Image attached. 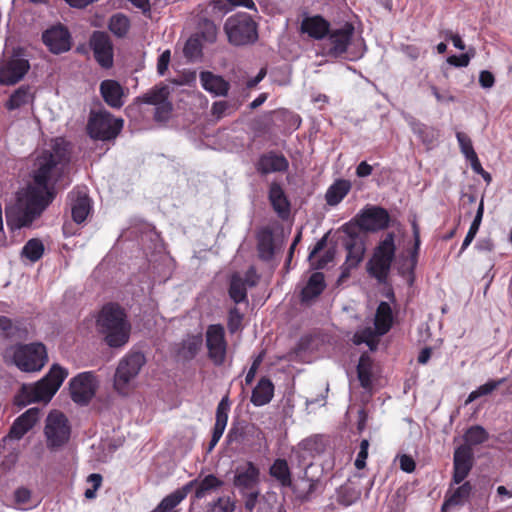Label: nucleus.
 <instances>
[{
  "mask_svg": "<svg viewBox=\"0 0 512 512\" xmlns=\"http://www.w3.org/2000/svg\"><path fill=\"white\" fill-rule=\"evenodd\" d=\"M202 347V338L198 335H192L185 338L179 349V355L186 359H193Z\"/></svg>",
  "mask_w": 512,
  "mask_h": 512,
  "instance_id": "nucleus-38",
  "label": "nucleus"
},
{
  "mask_svg": "<svg viewBox=\"0 0 512 512\" xmlns=\"http://www.w3.org/2000/svg\"><path fill=\"white\" fill-rule=\"evenodd\" d=\"M230 411V401L228 396H224L221 401L218 403L217 409H216V421L213 428V434L212 438L209 443L208 448H214L220 438L223 435V432L226 428L227 421H228V413Z\"/></svg>",
  "mask_w": 512,
  "mask_h": 512,
  "instance_id": "nucleus-22",
  "label": "nucleus"
},
{
  "mask_svg": "<svg viewBox=\"0 0 512 512\" xmlns=\"http://www.w3.org/2000/svg\"><path fill=\"white\" fill-rule=\"evenodd\" d=\"M392 310L387 302H381L375 315V328L371 326L358 330L353 336V343L360 345L366 343L371 350H375L378 344L377 336L386 334L392 325Z\"/></svg>",
  "mask_w": 512,
  "mask_h": 512,
  "instance_id": "nucleus-5",
  "label": "nucleus"
},
{
  "mask_svg": "<svg viewBox=\"0 0 512 512\" xmlns=\"http://www.w3.org/2000/svg\"><path fill=\"white\" fill-rule=\"evenodd\" d=\"M183 500L182 493H176L175 491L166 496L160 504L152 512H170Z\"/></svg>",
  "mask_w": 512,
  "mask_h": 512,
  "instance_id": "nucleus-49",
  "label": "nucleus"
},
{
  "mask_svg": "<svg viewBox=\"0 0 512 512\" xmlns=\"http://www.w3.org/2000/svg\"><path fill=\"white\" fill-rule=\"evenodd\" d=\"M70 154L69 143L56 138L36 157L32 170L35 186L19 191L15 202L6 206V223L10 229L30 226L51 203L55 185L68 172Z\"/></svg>",
  "mask_w": 512,
  "mask_h": 512,
  "instance_id": "nucleus-1",
  "label": "nucleus"
},
{
  "mask_svg": "<svg viewBox=\"0 0 512 512\" xmlns=\"http://www.w3.org/2000/svg\"><path fill=\"white\" fill-rule=\"evenodd\" d=\"M40 414L41 410L37 407L28 409L14 421L7 437L15 440L21 439L36 424Z\"/></svg>",
  "mask_w": 512,
  "mask_h": 512,
  "instance_id": "nucleus-19",
  "label": "nucleus"
},
{
  "mask_svg": "<svg viewBox=\"0 0 512 512\" xmlns=\"http://www.w3.org/2000/svg\"><path fill=\"white\" fill-rule=\"evenodd\" d=\"M108 28L116 37L122 38L130 29V20L123 13H116L109 19Z\"/></svg>",
  "mask_w": 512,
  "mask_h": 512,
  "instance_id": "nucleus-37",
  "label": "nucleus"
},
{
  "mask_svg": "<svg viewBox=\"0 0 512 512\" xmlns=\"http://www.w3.org/2000/svg\"><path fill=\"white\" fill-rule=\"evenodd\" d=\"M335 445L331 437L323 434H315L305 438L301 444L300 448H319Z\"/></svg>",
  "mask_w": 512,
  "mask_h": 512,
  "instance_id": "nucleus-46",
  "label": "nucleus"
},
{
  "mask_svg": "<svg viewBox=\"0 0 512 512\" xmlns=\"http://www.w3.org/2000/svg\"><path fill=\"white\" fill-rule=\"evenodd\" d=\"M447 62L455 67H467L470 62V54L464 53L460 56L452 55L448 57Z\"/></svg>",
  "mask_w": 512,
  "mask_h": 512,
  "instance_id": "nucleus-57",
  "label": "nucleus"
},
{
  "mask_svg": "<svg viewBox=\"0 0 512 512\" xmlns=\"http://www.w3.org/2000/svg\"><path fill=\"white\" fill-rule=\"evenodd\" d=\"M135 7L140 9L144 14L151 11V6L155 0H129Z\"/></svg>",
  "mask_w": 512,
  "mask_h": 512,
  "instance_id": "nucleus-64",
  "label": "nucleus"
},
{
  "mask_svg": "<svg viewBox=\"0 0 512 512\" xmlns=\"http://www.w3.org/2000/svg\"><path fill=\"white\" fill-rule=\"evenodd\" d=\"M100 93L104 101L112 108H120L124 104V89L115 80L107 79L100 84Z\"/></svg>",
  "mask_w": 512,
  "mask_h": 512,
  "instance_id": "nucleus-23",
  "label": "nucleus"
},
{
  "mask_svg": "<svg viewBox=\"0 0 512 512\" xmlns=\"http://www.w3.org/2000/svg\"><path fill=\"white\" fill-rule=\"evenodd\" d=\"M283 507L275 493H266L259 501L257 512H282Z\"/></svg>",
  "mask_w": 512,
  "mask_h": 512,
  "instance_id": "nucleus-44",
  "label": "nucleus"
},
{
  "mask_svg": "<svg viewBox=\"0 0 512 512\" xmlns=\"http://www.w3.org/2000/svg\"><path fill=\"white\" fill-rule=\"evenodd\" d=\"M30 69L29 61L18 53L0 61V85H15Z\"/></svg>",
  "mask_w": 512,
  "mask_h": 512,
  "instance_id": "nucleus-13",
  "label": "nucleus"
},
{
  "mask_svg": "<svg viewBox=\"0 0 512 512\" xmlns=\"http://www.w3.org/2000/svg\"><path fill=\"white\" fill-rule=\"evenodd\" d=\"M99 381L93 372H82L71 379L72 400L79 405H87L95 396Z\"/></svg>",
  "mask_w": 512,
  "mask_h": 512,
  "instance_id": "nucleus-10",
  "label": "nucleus"
},
{
  "mask_svg": "<svg viewBox=\"0 0 512 512\" xmlns=\"http://www.w3.org/2000/svg\"><path fill=\"white\" fill-rule=\"evenodd\" d=\"M326 246V237H323L320 239L314 248L309 253V261L313 268L315 269H322L324 268L329 262H331L334 258V251L329 249L325 251L323 256L319 257L318 254L324 249Z\"/></svg>",
  "mask_w": 512,
  "mask_h": 512,
  "instance_id": "nucleus-33",
  "label": "nucleus"
},
{
  "mask_svg": "<svg viewBox=\"0 0 512 512\" xmlns=\"http://www.w3.org/2000/svg\"><path fill=\"white\" fill-rule=\"evenodd\" d=\"M144 363V355L139 352L132 353L124 357L120 361L115 373V389L122 394L126 393L128 384L132 379H134L138 375Z\"/></svg>",
  "mask_w": 512,
  "mask_h": 512,
  "instance_id": "nucleus-9",
  "label": "nucleus"
},
{
  "mask_svg": "<svg viewBox=\"0 0 512 512\" xmlns=\"http://www.w3.org/2000/svg\"><path fill=\"white\" fill-rule=\"evenodd\" d=\"M354 33V27L351 24H344L340 28L332 29L328 37L324 40L323 49L327 55L339 57L344 54Z\"/></svg>",
  "mask_w": 512,
  "mask_h": 512,
  "instance_id": "nucleus-14",
  "label": "nucleus"
},
{
  "mask_svg": "<svg viewBox=\"0 0 512 512\" xmlns=\"http://www.w3.org/2000/svg\"><path fill=\"white\" fill-rule=\"evenodd\" d=\"M397 459L399 460L400 468L404 472L411 473L412 471H414L415 462L411 457H409L405 454H402V455H398Z\"/></svg>",
  "mask_w": 512,
  "mask_h": 512,
  "instance_id": "nucleus-61",
  "label": "nucleus"
},
{
  "mask_svg": "<svg viewBox=\"0 0 512 512\" xmlns=\"http://www.w3.org/2000/svg\"><path fill=\"white\" fill-rule=\"evenodd\" d=\"M6 356L24 372L40 371L47 361L46 348L42 343L12 346L6 350Z\"/></svg>",
  "mask_w": 512,
  "mask_h": 512,
  "instance_id": "nucleus-4",
  "label": "nucleus"
},
{
  "mask_svg": "<svg viewBox=\"0 0 512 512\" xmlns=\"http://www.w3.org/2000/svg\"><path fill=\"white\" fill-rule=\"evenodd\" d=\"M258 482L259 471L251 462H246L236 468L234 485L242 492L255 489Z\"/></svg>",
  "mask_w": 512,
  "mask_h": 512,
  "instance_id": "nucleus-20",
  "label": "nucleus"
},
{
  "mask_svg": "<svg viewBox=\"0 0 512 512\" xmlns=\"http://www.w3.org/2000/svg\"><path fill=\"white\" fill-rule=\"evenodd\" d=\"M235 502L227 496L220 497L211 507L210 512H234Z\"/></svg>",
  "mask_w": 512,
  "mask_h": 512,
  "instance_id": "nucleus-53",
  "label": "nucleus"
},
{
  "mask_svg": "<svg viewBox=\"0 0 512 512\" xmlns=\"http://www.w3.org/2000/svg\"><path fill=\"white\" fill-rule=\"evenodd\" d=\"M269 199L278 215L285 218L289 214V203L285 197L284 191L279 184L273 183L269 189Z\"/></svg>",
  "mask_w": 512,
  "mask_h": 512,
  "instance_id": "nucleus-32",
  "label": "nucleus"
},
{
  "mask_svg": "<svg viewBox=\"0 0 512 512\" xmlns=\"http://www.w3.org/2000/svg\"><path fill=\"white\" fill-rule=\"evenodd\" d=\"M229 42L236 46L254 43L258 38L256 23L247 13L229 17L224 26Z\"/></svg>",
  "mask_w": 512,
  "mask_h": 512,
  "instance_id": "nucleus-6",
  "label": "nucleus"
},
{
  "mask_svg": "<svg viewBox=\"0 0 512 512\" xmlns=\"http://www.w3.org/2000/svg\"><path fill=\"white\" fill-rule=\"evenodd\" d=\"M258 253L263 260H270L274 255V239L271 230L263 229L258 234Z\"/></svg>",
  "mask_w": 512,
  "mask_h": 512,
  "instance_id": "nucleus-35",
  "label": "nucleus"
},
{
  "mask_svg": "<svg viewBox=\"0 0 512 512\" xmlns=\"http://www.w3.org/2000/svg\"><path fill=\"white\" fill-rule=\"evenodd\" d=\"M91 210L90 198L85 190L71 192V211L73 220L80 224L85 221Z\"/></svg>",
  "mask_w": 512,
  "mask_h": 512,
  "instance_id": "nucleus-24",
  "label": "nucleus"
},
{
  "mask_svg": "<svg viewBox=\"0 0 512 512\" xmlns=\"http://www.w3.org/2000/svg\"><path fill=\"white\" fill-rule=\"evenodd\" d=\"M184 55L191 61L199 59L202 55V44L199 37H190L183 49Z\"/></svg>",
  "mask_w": 512,
  "mask_h": 512,
  "instance_id": "nucleus-45",
  "label": "nucleus"
},
{
  "mask_svg": "<svg viewBox=\"0 0 512 512\" xmlns=\"http://www.w3.org/2000/svg\"><path fill=\"white\" fill-rule=\"evenodd\" d=\"M67 376V370L54 364L48 374L38 382L22 385L19 393L15 397L16 404L26 406L30 403L40 401L45 403L49 402Z\"/></svg>",
  "mask_w": 512,
  "mask_h": 512,
  "instance_id": "nucleus-3",
  "label": "nucleus"
},
{
  "mask_svg": "<svg viewBox=\"0 0 512 512\" xmlns=\"http://www.w3.org/2000/svg\"><path fill=\"white\" fill-rule=\"evenodd\" d=\"M412 231H413V236H414V240H415V245H414V249L412 251L410 260H409L410 266L407 268L409 273H413V270L416 267L417 256H418V251H419V246H420V229L415 220L412 222Z\"/></svg>",
  "mask_w": 512,
  "mask_h": 512,
  "instance_id": "nucleus-50",
  "label": "nucleus"
},
{
  "mask_svg": "<svg viewBox=\"0 0 512 512\" xmlns=\"http://www.w3.org/2000/svg\"><path fill=\"white\" fill-rule=\"evenodd\" d=\"M471 492V486L468 482L458 487L451 497L443 504V509L450 505H458L464 502Z\"/></svg>",
  "mask_w": 512,
  "mask_h": 512,
  "instance_id": "nucleus-48",
  "label": "nucleus"
},
{
  "mask_svg": "<svg viewBox=\"0 0 512 512\" xmlns=\"http://www.w3.org/2000/svg\"><path fill=\"white\" fill-rule=\"evenodd\" d=\"M35 92L29 85H22L17 88L5 102V108L12 111L20 109L34 102Z\"/></svg>",
  "mask_w": 512,
  "mask_h": 512,
  "instance_id": "nucleus-27",
  "label": "nucleus"
},
{
  "mask_svg": "<svg viewBox=\"0 0 512 512\" xmlns=\"http://www.w3.org/2000/svg\"><path fill=\"white\" fill-rule=\"evenodd\" d=\"M301 30L315 39H322L330 31L328 22L320 16L305 18Z\"/></svg>",
  "mask_w": 512,
  "mask_h": 512,
  "instance_id": "nucleus-29",
  "label": "nucleus"
},
{
  "mask_svg": "<svg viewBox=\"0 0 512 512\" xmlns=\"http://www.w3.org/2000/svg\"><path fill=\"white\" fill-rule=\"evenodd\" d=\"M270 473L283 485L290 483V473L286 461L276 460L270 468Z\"/></svg>",
  "mask_w": 512,
  "mask_h": 512,
  "instance_id": "nucleus-47",
  "label": "nucleus"
},
{
  "mask_svg": "<svg viewBox=\"0 0 512 512\" xmlns=\"http://www.w3.org/2000/svg\"><path fill=\"white\" fill-rule=\"evenodd\" d=\"M242 322V314L239 312L237 308H233L229 312V319H228V328L231 333L236 332Z\"/></svg>",
  "mask_w": 512,
  "mask_h": 512,
  "instance_id": "nucleus-56",
  "label": "nucleus"
},
{
  "mask_svg": "<svg viewBox=\"0 0 512 512\" xmlns=\"http://www.w3.org/2000/svg\"><path fill=\"white\" fill-rule=\"evenodd\" d=\"M262 360H263V356H262L261 354H260V355H258V356L254 359V361H253V363H252V365H251V367H250V369H249V371L247 372V375H246V377H245V383H246V385H250V384L253 382V380H254V378H255V375H256V372H257V369L259 368V366H260V364H261Z\"/></svg>",
  "mask_w": 512,
  "mask_h": 512,
  "instance_id": "nucleus-60",
  "label": "nucleus"
},
{
  "mask_svg": "<svg viewBox=\"0 0 512 512\" xmlns=\"http://www.w3.org/2000/svg\"><path fill=\"white\" fill-rule=\"evenodd\" d=\"M171 53L170 50H165L158 58L157 71L160 75H164L168 69Z\"/></svg>",
  "mask_w": 512,
  "mask_h": 512,
  "instance_id": "nucleus-58",
  "label": "nucleus"
},
{
  "mask_svg": "<svg viewBox=\"0 0 512 512\" xmlns=\"http://www.w3.org/2000/svg\"><path fill=\"white\" fill-rule=\"evenodd\" d=\"M274 386L267 378H262L252 391L251 402L255 406L269 403L273 397Z\"/></svg>",
  "mask_w": 512,
  "mask_h": 512,
  "instance_id": "nucleus-31",
  "label": "nucleus"
},
{
  "mask_svg": "<svg viewBox=\"0 0 512 512\" xmlns=\"http://www.w3.org/2000/svg\"><path fill=\"white\" fill-rule=\"evenodd\" d=\"M90 47L98 64L103 68L113 65V44L105 32L95 31L90 37Z\"/></svg>",
  "mask_w": 512,
  "mask_h": 512,
  "instance_id": "nucleus-15",
  "label": "nucleus"
},
{
  "mask_svg": "<svg viewBox=\"0 0 512 512\" xmlns=\"http://www.w3.org/2000/svg\"><path fill=\"white\" fill-rule=\"evenodd\" d=\"M42 39L48 49L54 54L68 51L71 47L70 34L63 26H53L47 29Z\"/></svg>",
  "mask_w": 512,
  "mask_h": 512,
  "instance_id": "nucleus-18",
  "label": "nucleus"
},
{
  "mask_svg": "<svg viewBox=\"0 0 512 512\" xmlns=\"http://www.w3.org/2000/svg\"><path fill=\"white\" fill-rule=\"evenodd\" d=\"M229 295L235 303L247 300L246 284L239 274H234L231 277Z\"/></svg>",
  "mask_w": 512,
  "mask_h": 512,
  "instance_id": "nucleus-40",
  "label": "nucleus"
},
{
  "mask_svg": "<svg viewBox=\"0 0 512 512\" xmlns=\"http://www.w3.org/2000/svg\"><path fill=\"white\" fill-rule=\"evenodd\" d=\"M0 330H2L3 332H5V334L7 336H12L14 335V325L12 323V321L5 317V316H1L0 317Z\"/></svg>",
  "mask_w": 512,
  "mask_h": 512,
  "instance_id": "nucleus-63",
  "label": "nucleus"
},
{
  "mask_svg": "<svg viewBox=\"0 0 512 512\" xmlns=\"http://www.w3.org/2000/svg\"><path fill=\"white\" fill-rule=\"evenodd\" d=\"M208 357L216 366L224 364L227 354V341L224 327L220 324L209 325L205 333Z\"/></svg>",
  "mask_w": 512,
  "mask_h": 512,
  "instance_id": "nucleus-12",
  "label": "nucleus"
},
{
  "mask_svg": "<svg viewBox=\"0 0 512 512\" xmlns=\"http://www.w3.org/2000/svg\"><path fill=\"white\" fill-rule=\"evenodd\" d=\"M479 83L483 88L489 89L493 87L495 83V78L491 72L483 70L480 72L479 75Z\"/></svg>",
  "mask_w": 512,
  "mask_h": 512,
  "instance_id": "nucleus-62",
  "label": "nucleus"
},
{
  "mask_svg": "<svg viewBox=\"0 0 512 512\" xmlns=\"http://www.w3.org/2000/svg\"><path fill=\"white\" fill-rule=\"evenodd\" d=\"M96 329L109 347L118 348L129 341L131 325L120 306L107 304L98 314Z\"/></svg>",
  "mask_w": 512,
  "mask_h": 512,
  "instance_id": "nucleus-2",
  "label": "nucleus"
},
{
  "mask_svg": "<svg viewBox=\"0 0 512 512\" xmlns=\"http://www.w3.org/2000/svg\"><path fill=\"white\" fill-rule=\"evenodd\" d=\"M357 222L361 229L374 232L388 226L389 214L381 207L372 206L358 215Z\"/></svg>",
  "mask_w": 512,
  "mask_h": 512,
  "instance_id": "nucleus-17",
  "label": "nucleus"
},
{
  "mask_svg": "<svg viewBox=\"0 0 512 512\" xmlns=\"http://www.w3.org/2000/svg\"><path fill=\"white\" fill-rule=\"evenodd\" d=\"M287 159L273 152L262 155L257 162V171L261 174L284 172L288 168Z\"/></svg>",
  "mask_w": 512,
  "mask_h": 512,
  "instance_id": "nucleus-25",
  "label": "nucleus"
},
{
  "mask_svg": "<svg viewBox=\"0 0 512 512\" xmlns=\"http://www.w3.org/2000/svg\"><path fill=\"white\" fill-rule=\"evenodd\" d=\"M358 379L365 389L370 388L373 376V362L367 354L361 355L357 366Z\"/></svg>",
  "mask_w": 512,
  "mask_h": 512,
  "instance_id": "nucleus-36",
  "label": "nucleus"
},
{
  "mask_svg": "<svg viewBox=\"0 0 512 512\" xmlns=\"http://www.w3.org/2000/svg\"><path fill=\"white\" fill-rule=\"evenodd\" d=\"M243 494L246 497L245 509L247 510V512H252L253 508L255 507V505L257 503L258 491L255 488L253 490L244 491Z\"/></svg>",
  "mask_w": 512,
  "mask_h": 512,
  "instance_id": "nucleus-59",
  "label": "nucleus"
},
{
  "mask_svg": "<svg viewBox=\"0 0 512 512\" xmlns=\"http://www.w3.org/2000/svg\"><path fill=\"white\" fill-rule=\"evenodd\" d=\"M44 253V245L39 239H30L22 248V256L31 262L38 261Z\"/></svg>",
  "mask_w": 512,
  "mask_h": 512,
  "instance_id": "nucleus-42",
  "label": "nucleus"
},
{
  "mask_svg": "<svg viewBox=\"0 0 512 512\" xmlns=\"http://www.w3.org/2000/svg\"><path fill=\"white\" fill-rule=\"evenodd\" d=\"M222 485V480L210 474L204 478L198 477L197 479L188 482L183 487L175 490V492L182 493L184 500L192 490H195V498L202 499L216 492Z\"/></svg>",
  "mask_w": 512,
  "mask_h": 512,
  "instance_id": "nucleus-16",
  "label": "nucleus"
},
{
  "mask_svg": "<svg viewBox=\"0 0 512 512\" xmlns=\"http://www.w3.org/2000/svg\"><path fill=\"white\" fill-rule=\"evenodd\" d=\"M202 88L213 96H227L230 84L222 76L210 71H202L199 75Z\"/></svg>",
  "mask_w": 512,
  "mask_h": 512,
  "instance_id": "nucleus-21",
  "label": "nucleus"
},
{
  "mask_svg": "<svg viewBox=\"0 0 512 512\" xmlns=\"http://www.w3.org/2000/svg\"><path fill=\"white\" fill-rule=\"evenodd\" d=\"M234 110L233 106L227 101H216L212 104L211 114L216 119H221L224 116L230 115Z\"/></svg>",
  "mask_w": 512,
  "mask_h": 512,
  "instance_id": "nucleus-52",
  "label": "nucleus"
},
{
  "mask_svg": "<svg viewBox=\"0 0 512 512\" xmlns=\"http://www.w3.org/2000/svg\"><path fill=\"white\" fill-rule=\"evenodd\" d=\"M123 128V119L107 111L91 112L87 130L91 138L108 141L115 139Z\"/></svg>",
  "mask_w": 512,
  "mask_h": 512,
  "instance_id": "nucleus-8",
  "label": "nucleus"
},
{
  "mask_svg": "<svg viewBox=\"0 0 512 512\" xmlns=\"http://www.w3.org/2000/svg\"><path fill=\"white\" fill-rule=\"evenodd\" d=\"M202 38L209 43H212L216 40L217 37V27L211 21H204L202 30H201Z\"/></svg>",
  "mask_w": 512,
  "mask_h": 512,
  "instance_id": "nucleus-55",
  "label": "nucleus"
},
{
  "mask_svg": "<svg viewBox=\"0 0 512 512\" xmlns=\"http://www.w3.org/2000/svg\"><path fill=\"white\" fill-rule=\"evenodd\" d=\"M71 433V428L66 416L58 411H51L46 419L45 435L52 447H60L64 445Z\"/></svg>",
  "mask_w": 512,
  "mask_h": 512,
  "instance_id": "nucleus-11",
  "label": "nucleus"
},
{
  "mask_svg": "<svg viewBox=\"0 0 512 512\" xmlns=\"http://www.w3.org/2000/svg\"><path fill=\"white\" fill-rule=\"evenodd\" d=\"M347 256L344 264L345 270L355 268L362 260L365 248L362 242L351 239L347 244Z\"/></svg>",
  "mask_w": 512,
  "mask_h": 512,
  "instance_id": "nucleus-34",
  "label": "nucleus"
},
{
  "mask_svg": "<svg viewBox=\"0 0 512 512\" xmlns=\"http://www.w3.org/2000/svg\"><path fill=\"white\" fill-rule=\"evenodd\" d=\"M504 381H505V379L502 378V379H499V380L488 381L487 383L479 386L476 390L472 391L468 395V397H467V399L465 401V405L470 404L471 402L475 401L479 397L489 395L496 388H498L501 384H503Z\"/></svg>",
  "mask_w": 512,
  "mask_h": 512,
  "instance_id": "nucleus-43",
  "label": "nucleus"
},
{
  "mask_svg": "<svg viewBox=\"0 0 512 512\" xmlns=\"http://www.w3.org/2000/svg\"><path fill=\"white\" fill-rule=\"evenodd\" d=\"M488 439V432L479 425L471 426L464 434L466 448L480 445Z\"/></svg>",
  "mask_w": 512,
  "mask_h": 512,
  "instance_id": "nucleus-41",
  "label": "nucleus"
},
{
  "mask_svg": "<svg viewBox=\"0 0 512 512\" xmlns=\"http://www.w3.org/2000/svg\"><path fill=\"white\" fill-rule=\"evenodd\" d=\"M456 138H457L460 150L464 154L466 159H469L472 156L476 155V152L474 151V148L472 146L471 139L469 138L468 135H466L463 132H457Z\"/></svg>",
  "mask_w": 512,
  "mask_h": 512,
  "instance_id": "nucleus-51",
  "label": "nucleus"
},
{
  "mask_svg": "<svg viewBox=\"0 0 512 512\" xmlns=\"http://www.w3.org/2000/svg\"><path fill=\"white\" fill-rule=\"evenodd\" d=\"M172 113V104L169 101L155 106L154 119L157 122H166Z\"/></svg>",
  "mask_w": 512,
  "mask_h": 512,
  "instance_id": "nucleus-54",
  "label": "nucleus"
},
{
  "mask_svg": "<svg viewBox=\"0 0 512 512\" xmlns=\"http://www.w3.org/2000/svg\"><path fill=\"white\" fill-rule=\"evenodd\" d=\"M169 88L167 86L154 87L149 90L143 96L139 97V100L143 103L158 106L168 101Z\"/></svg>",
  "mask_w": 512,
  "mask_h": 512,
  "instance_id": "nucleus-39",
  "label": "nucleus"
},
{
  "mask_svg": "<svg viewBox=\"0 0 512 512\" xmlns=\"http://www.w3.org/2000/svg\"><path fill=\"white\" fill-rule=\"evenodd\" d=\"M394 234L388 233L376 247L368 263V272L379 282L386 280L395 257Z\"/></svg>",
  "mask_w": 512,
  "mask_h": 512,
  "instance_id": "nucleus-7",
  "label": "nucleus"
},
{
  "mask_svg": "<svg viewBox=\"0 0 512 512\" xmlns=\"http://www.w3.org/2000/svg\"><path fill=\"white\" fill-rule=\"evenodd\" d=\"M473 465L472 450H455L454 453V483L459 484L469 474Z\"/></svg>",
  "mask_w": 512,
  "mask_h": 512,
  "instance_id": "nucleus-26",
  "label": "nucleus"
},
{
  "mask_svg": "<svg viewBox=\"0 0 512 512\" xmlns=\"http://www.w3.org/2000/svg\"><path fill=\"white\" fill-rule=\"evenodd\" d=\"M326 287L324 275L321 272H314L309 277L301 292L303 302H309L318 297Z\"/></svg>",
  "mask_w": 512,
  "mask_h": 512,
  "instance_id": "nucleus-28",
  "label": "nucleus"
},
{
  "mask_svg": "<svg viewBox=\"0 0 512 512\" xmlns=\"http://www.w3.org/2000/svg\"><path fill=\"white\" fill-rule=\"evenodd\" d=\"M351 190V183L345 179H338L326 191L325 200L328 205H338Z\"/></svg>",
  "mask_w": 512,
  "mask_h": 512,
  "instance_id": "nucleus-30",
  "label": "nucleus"
}]
</instances>
